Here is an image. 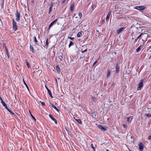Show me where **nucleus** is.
<instances>
[{
	"mask_svg": "<svg viewBox=\"0 0 151 151\" xmlns=\"http://www.w3.org/2000/svg\"><path fill=\"white\" fill-rule=\"evenodd\" d=\"M13 29L14 31H16L17 29V23L14 19L12 20Z\"/></svg>",
	"mask_w": 151,
	"mask_h": 151,
	"instance_id": "obj_2",
	"label": "nucleus"
},
{
	"mask_svg": "<svg viewBox=\"0 0 151 151\" xmlns=\"http://www.w3.org/2000/svg\"><path fill=\"white\" fill-rule=\"evenodd\" d=\"M82 32H81L78 33L77 35V37H80L82 35Z\"/></svg>",
	"mask_w": 151,
	"mask_h": 151,
	"instance_id": "obj_19",
	"label": "nucleus"
},
{
	"mask_svg": "<svg viewBox=\"0 0 151 151\" xmlns=\"http://www.w3.org/2000/svg\"><path fill=\"white\" fill-rule=\"evenodd\" d=\"M24 84H25V86H26L27 88V89H28V86H27V84H26V83L24 81Z\"/></svg>",
	"mask_w": 151,
	"mask_h": 151,
	"instance_id": "obj_40",
	"label": "nucleus"
},
{
	"mask_svg": "<svg viewBox=\"0 0 151 151\" xmlns=\"http://www.w3.org/2000/svg\"><path fill=\"white\" fill-rule=\"evenodd\" d=\"M127 118V122H131L132 119L133 117L132 116H130V117H128Z\"/></svg>",
	"mask_w": 151,
	"mask_h": 151,
	"instance_id": "obj_13",
	"label": "nucleus"
},
{
	"mask_svg": "<svg viewBox=\"0 0 151 151\" xmlns=\"http://www.w3.org/2000/svg\"><path fill=\"white\" fill-rule=\"evenodd\" d=\"M49 44V42H48L47 39L46 41V45H47Z\"/></svg>",
	"mask_w": 151,
	"mask_h": 151,
	"instance_id": "obj_36",
	"label": "nucleus"
},
{
	"mask_svg": "<svg viewBox=\"0 0 151 151\" xmlns=\"http://www.w3.org/2000/svg\"><path fill=\"white\" fill-rule=\"evenodd\" d=\"M77 18V17H75V18Z\"/></svg>",
	"mask_w": 151,
	"mask_h": 151,
	"instance_id": "obj_53",
	"label": "nucleus"
},
{
	"mask_svg": "<svg viewBox=\"0 0 151 151\" xmlns=\"http://www.w3.org/2000/svg\"><path fill=\"white\" fill-rule=\"evenodd\" d=\"M52 10V8L50 7L49 12V14L50 13V12H51Z\"/></svg>",
	"mask_w": 151,
	"mask_h": 151,
	"instance_id": "obj_33",
	"label": "nucleus"
},
{
	"mask_svg": "<svg viewBox=\"0 0 151 151\" xmlns=\"http://www.w3.org/2000/svg\"><path fill=\"white\" fill-rule=\"evenodd\" d=\"M124 29V27H122L121 28H120L118 29L117 30V33L118 34H119Z\"/></svg>",
	"mask_w": 151,
	"mask_h": 151,
	"instance_id": "obj_9",
	"label": "nucleus"
},
{
	"mask_svg": "<svg viewBox=\"0 0 151 151\" xmlns=\"http://www.w3.org/2000/svg\"><path fill=\"white\" fill-rule=\"evenodd\" d=\"M41 102V105L42 106H44L45 105V104L44 102Z\"/></svg>",
	"mask_w": 151,
	"mask_h": 151,
	"instance_id": "obj_37",
	"label": "nucleus"
},
{
	"mask_svg": "<svg viewBox=\"0 0 151 151\" xmlns=\"http://www.w3.org/2000/svg\"><path fill=\"white\" fill-rule=\"evenodd\" d=\"M29 111V112L30 113V115H31V116L32 117V119H34V121H35L36 119L35 118V117L33 116V115L31 113V112Z\"/></svg>",
	"mask_w": 151,
	"mask_h": 151,
	"instance_id": "obj_25",
	"label": "nucleus"
},
{
	"mask_svg": "<svg viewBox=\"0 0 151 151\" xmlns=\"http://www.w3.org/2000/svg\"><path fill=\"white\" fill-rule=\"evenodd\" d=\"M91 147L93 148V150L95 151V148L93 147V144H91Z\"/></svg>",
	"mask_w": 151,
	"mask_h": 151,
	"instance_id": "obj_35",
	"label": "nucleus"
},
{
	"mask_svg": "<svg viewBox=\"0 0 151 151\" xmlns=\"http://www.w3.org/2000/svg\"><path fill=\"white\" fill-rule=\"evenodd\" d=\"M78 15L80 18L82 16V14L81 12H79Z\"/></svg>",
	"mask_w": 151,
	"mask_h": 151,
	"instance_id": "obj_31",
	"label": "nucleus"
},
{
	"mask_svg": "<svg viewBox=\"0 0 151 151\" xmlns=\"http://www.w3.org/2000/svg\"><path fill=\"white\" fill-rule=\"evenodd\" d=\"M140 47H141V46H140L137 48V49H136L137 52H139L140 51V50H141Z\"/></svg>",
	"mask_w": 151,
	"mask_h": 151,
	"instance_id": "obj_23",
	"label": "nucleus"
},
{
	"mask_svg": "<svg viewBox=\"0 0 151 151\" xmlns=\"http://www.w3.org/2000/svg\"><path fill=\"white\" fill-rule=\"evenodd\" d=\"M140 37H141L142 41L145 42L147 40V39L148 36V35L147 33H141L140 34Z\"/></svg>",
	"mask_w": 151,
	"mask_h": 151,
	"instance_id": "obj_1",
	"label": "nucleus"
},
{
	"mask_svg": "<svg viewBox=\"0 0 151 151\" xmlns=\"http://www.w3.org/2000/svg\"><path fill=\"white\" fill-rule=\"evenodd\" d=\"M56 69H57V71H58V72H59L60 68L58 66H56Z\"/></svg>",
	"mask_w": 151,
	"mask_h": 151,
	"instance_id": "obj_34",
	"label": "nucleus"
},
{
	"mask_svg": "<svg viewBox=\"0 0 151 151\" xmlns=\"http://www.w3.org/2000/svg\"><path fill=\"white\" fill-rule=\"evenodd\" d=\"M26 64L27 67L29 68L30 67V65L28 62L27 61H26Z\"/></svg>",
	"mask_w": 151,
	"mask_h": 151,
	"instance_id": "obj_30",
	"label": "nucleus"
},
{
	"mask_svg": "<svg viewBox=\"0 0 151 151\" xmlns=\"http://www.w3.org/2000/svg\"><path fill=\"white\" fill-rule=\"evenodd\" d=\"M110 72L109 70H108L107 72V75L106 76V77L107 78H108L110 76Z\"/></svg>",
	"mask_w": 151,
	"mask_h": 151,
	"instance_id": "obj_22",
	"label": "nucleus"
},
{
	"mask_svg": "<svg viewBox=\"0 0 151 151\" xmlns=\"http://www.w3.org/2000/svg\"><path fill=\"white\" fill-rule=\"evenodd\" d=\"M0 99L1 100H1H3L1 98V97H0Z\"/></svg>",
	"mask_w": 151,
	"mask_h": 151,
	"instance_id": "obj_49",
	"label": "nucleus"
},
{
	"mask_svg": "<svg viewBox=\"0 0 151 151\" xmlns=\"http://www.w3.org/2000/svg\"><path fill=\"white\" fill-rule=\"evenodd\" d=\"M58 58L60 59V60H62L61 59V58H62V56H59Z\"/></svg>",
	"mask_w": 151,
	"mask_h": 151,
	"instance_id": "obj_47",
	"label": "nucleus"
},
{
	"mask_svg": "<svg viewBox=\"0 0 151 151\" xmlns=\"http://www.w3.org/2000/svg\"><path fill=\"white\" fill-rule=\"evenodd\" d=\"M49 116L50 118L54 122L55 124H57V122L56 120L52 116L51 114H49Z\"/></svg>",
	"mask_w": 151,
	"mask_h": 151,
	"instance_id": "obj_6",
	"label": "nucleus"
},
{
	"mask_svg": "<svg viewBox=\"0 0 151 151\" xmlns=\"http://www.w3.org/2000/svg\"><path fill=\"white\" fill-rule=\"evenodd\" d=\"M143 79L141 80L140 82L138 85V88L139 90H141L143 86Z\"/></svg>",
	"mask_w": 151,
	"mask_h": 151,
	"instance_id": "obj_4",
	"label": "nucleus"
},
{
	"mask_svg": "<svg viewBox=\"0 0 151 151\" xmlns=\"http://www.w3.org/2000/svg\"><path fill=\"white\" fill-rule=\"evenodd\" d=\"M74 7V4H72L70 5V10L71 12H72L73 10Z\"/></svg>",
	"mask_w": 151,
	"mask_h": 151,
	"instance_id": "obj_14",
	"label": "nucleus"
},
{
	"mask_svg": "<svg viewBox=\"0 0 151 151\" xmlns=\"http://www.w3.org/2000/svg\"><path fill=\"white\" fill-rule=\"evenodd\" d=\"M34 0H32V3H34Z\"/></svg>",
	"mask_w": 151,
	"mask_h": 151,
	"instance_id": "obj_51",
	"label": "nucleus"
},
{
	"mask_svg": "<svg viewBox=\"0 0 151 151\" xmlns=\"http://www.w3.org/2000/svg\"><path fill=\"white\" fill-rule=\"evenodd\" d=\"M57 21V19H56L53 22H52V23H51L49 25V30H50V28Z\"/></svg>",
	"mask_w": 151,
	"mask_h": 151,
	"instance_id": "obj_7",
	"label": "nucleus"
},
{
	"mask_svg": "<svg viewBox=\"0 0 151 151\" xmlns=\"http://www.w3.org/2000/svg\"><path fill=\"white\" fill-rule=\"evenodd\" d=\"M76 121H77L78 122L79 124H82V122L80 119H76Z\"/></svg>",
	"mask_w": 151,
	"mask_h": 151,
	"instance_id": "obj_27",
	"label": "nucleus"
},
{
	"mask_svg": "<svg viewBox=\"0 0 151 151\" xmlns=\"http://www.w3.org/2000/svg\"><path fill=\"white\" fill-rule=\"evenodd\" d=\"M97 61H96L94 63H93V66L94 65L97 63Z\"/></svg>",
	"mask_w": 151,
	"mask_h": 151,
	"instance_id": "obj_43",
	"label": "nucleus"
},
{
	"mask_svg": "<svg viewBox=\"0 0 151 151\" xmlns=\"http://www.w3.org/2000/svg\"><path fill=\"white\" fill-rule=\"evenodd\" d=\"M140 35L138 37H137L136 39H135V42H137V40H138V39L139 38L140 39Z\"/></svg>",
	"mask_w": 151,
	"mask_h": 151,
	"instance_id": "obj_29",
	"label": "nucleus"
},
{
	"mask_svg": "<svg viewBox=\"0 0 151 151\" xmlns=\"http://www.w3.org/2000/svg\"><path fill=\"white\" fill-rule=\"evenodd\" d=\"M92 98L93 100V101H94V102H95L96 101H95L96 98L94 97H92Z\"/></svg>",
	"mask_w": 151,
	"mask_h": 151,
	"instance_id": "obj_39",
	"label": "nucleus"
},
{
	"mask_svg": "<svg viewBox=\"0 0 151 151\" xmlns=\"http://www.w3.org/2000/svg\"><path fill=\"white\" fill-rule=\"evenodd\" d=\"M1 103L3 105V106L5 107L6 109V107H7L6 106V105L5 104L4 101L3 100H1Z\"/></svg>",
	"mask_w": 151,
	"mask_h": 151,
	"instance_id": "obj_17",
	"label": "nucleus"
},
{
	"mask_svg": "<svg viewBox=\"0 0 151 151\" xmlns=\"http://www.w3.org/2000/svg\"><path fill=\"white\" fill-rule=\"evenodd\" d=\"M15 16L16 17V20L17 21H19L20 19V14L19 13H18L17 10L16 11Z\"/></svg>",
	"mask_w": 151,
	"mask_h": 151,
	"instance_id": "obj_5",
	"label": "nucleus"
},
{
	"mask_svg": "<svg viewBox=\"0 0 151 151\" xmlns=\"http://www.w3.org/2000/svg\"><path fill=\"white\" fill-rule=\"evenodd\" d=\"M145 116L148 117H151V114H145Z\"/></svg>",
	"mask_w": 151,
	"mask_h": 151,
	"instance_id": "obj_28",
	"label": "nucleus"
},
{
	"mask_svg": "<svg viewBox=\"0 0 151 151\" xmlns=\"http://www.w3.org/2000/svg\"><path fill=\"white\" fill-rule=\"evenodd\" d=\"M105 22V20H103L102 21V23H104Z\"/></svg>",
	"mask_w": 151,
	"mask_h": 151,
	"instance_id": "obj_48",
	"label": "nucleus"
},
{
	"mask_svg": "<svg viewBox=\"0 0 151 151\" xmlns=\"http://www.w3.org/2000/svg\"><path fill=\"white\" fill-rule=\"evenodd\" d=\"M5 51H6V54L8 55V52L7 50L6 49V48H5Z\"/></svg>",
	"mask_w": 151,
	"mask_h": 151,
	"instance_id": "obj_38",
	"label": "nucleus"
},
{
	"mask_svg": "<svg viewBox=\"0 0 151 151\" xmlns=\"http://www.w3.org/2000/svg\"><path fill=\"white\" fill-rule=\"evenodd\" d=\"M45 87L46 88V89H47L48 92L49 93L50 96L52 98L53 97L52 96V94H51L50 91L48 88L47 87V86H45Z\"/></svg>",
	"mask_w": 151,
	"mask_h": 151,
	"instance_id": "obj_11",
	"label": "nucleus"
},
{
	"mask_svg": "<svg viewBox=\"0 0 151 151\" xmlns=\"http://www.w3.org/2000/svg\"><path fill=\"white\" fill-rule=\"evenodd\" d=\"M92 116H93V117H95L96 116V114L95 113V111H93V112L92 113Z\"/></svg>",
	"mask_w": 151,
	"mask_h": 151,
	"instance_id": "obj_26",
	"label": "nucleus"
},
{
	"mask_svg": "<svg viewBox=\"0 0 151 151\" xmlns=\"http://www.w3.org/2000/svg\"><path fill=\"white\" fill-rule=\"evenodd\" d=\"M139 148L141 151H142L143 149L144 146L142 143H140L138 145Z\"/></svg>",
	"mask_w": 151,
	"mask_h": 151,
	"instance_id": "obj_8",
	"label": "nucleus"
},
{
	"mask_svg": "<svg viewBox=\"0 0 151 151\" xmlns=\"http://www.w3.org/2000/svg\"><path fill=\"white\" fill-rule=\"evenodd\" d=\"M6 109L9 112L12 114H14V113L13 112L11 111L7 107H6Z\"/></svg>",
	"mask_w": 151,
	"mask_h": 151,
	"instance_id": "obj_21",
	"label": "nucleus"
},
{
	"mask_svg": "<svg viewBox=\"0 0 151 151\" xmlns=\"http://www.w3.org/2000/svg\"><path fill=\"white\" fill-rule=\"evenodd\" d=\"M50 104L51 105L52 107L54 108L56 110L58 111H59V110L57 109L56 106L51 103H50Z\"/></svg>",
	"mask_w": 151,
	"mask_h": 151,
	"instance_id": "obj_15",
	"label": "nucleus"
},
{
	"mask_svg": "<svg viewBox=\"0 0 151 151\" xmlns=\"http://www.w3.org/2000/svg\"><path fill=\"white\" fill-rule=\"evenodd\" d=\"M95 5L94 4H92V8H94Z\"/></svg>",
	"mask_w": 151,
	"mask_h": 151,
	"instance_id": "obj_44",
	"label": "nucleus"
},
{
	"mask_svg": "<svg viewBox=\"0 0 151 151\" xmlns=\"http://www.w3.org/2000/svg\"><path fill=\"white\" fill-rule=\"evenodd\" d=\"M30 50L32 52H34L35 50L34 49L33 47L31 45H30Z\"/></svg>",
	"mask_w": 151,
	"mask_h": 151,
	"instance_id": "obj_20",
	"label": "nucleus"
},
{
	"mask_svg": "<svg viewBox=\"0 0 151 151\" xmlns=\"http://www.w3.org/2000/svg\"><path fill=\"white\" fill-rule=\"evenodd\" d=\"M57 2H56V4H58V0H57Z\"/></svg>",
	"mask_w": 151,
	"mask_h": 151,
	"instance_id": "obj_50",
	"label": "nucleus"
},
{
	"mask_svg": "<svg viewBox=\"0 0 151 151\" xmlns=\"http://www.w3.org/2000/svg\"><path fill=\"white\" fill-rule=\"evenodd\" d=\"M53 2H52L50 3V7L51 8H52V6H53Z\"/></svg>",
	"mask_w": 151,
	"mask_h": 151,
	"instance_id": "obj_32",
	"label": "nucleus"
},
{
	"mask_svg": "<svg viewBox=\"0 0 151 151\" xmlns=\"http://www.w3.org/2000/svg\"><path fill=\"white\" fill-rule=\"evenodd\" d=\"M148 139L149 140L151 139V135H150V136H149L148 137Z\"/></svg>",
	"mask_w": 151,
	"mask_h": 151,
	"instance_id": "obj_42",
	"label": "nucleus"
},
{
	"mask_svg": "<svg viewBox=\"0 0 151 151\" xmlns=\"http://www.w3.org/2000/svg\"><path fill=\"white\" fill-rule=\"evenodd\" d=\"M34 41L35 42L36 44L38 45V41H37L35 36H34Z\"/></svg>",
	"mask_w": 151,
	"mask_h": 151,
	"instance_id": "obj_18",
	"label": "nucleus"
},
{
	"mask_svg": "<svg viewBox=\"0 0 151 151\" xmlns=\"http://www.w3.org/2000/svg\"><path fill=\"white\" fill-rule=\"evenodd\" d=\"M123 126L124 127V128L126 127H127L126 125L124 124H123Z\"/></svg>",
	"mask_w": 151,
	"mask_h": 151,
	"instance_id": "obj_41",
	"label": "nucleus"
},
{
	"mask_svg": "<svg viewBox=\"0 0 151 151\" xmlns=\"http://www.w3.org/2000/svg\"><path fill=\"white\" fill-rule=\"evenodd\" d=\"M145 8V7L144 6H137L134 8V9H137L139 11L143 10Z\"/></svg>",
	"mask_w": 151,
	"mask_h": 151,
	"instance_id": "obj_3",
	"label": "nucleus"
},
{
	"mask_svg": "<svg viewBox=\"0 0 151 151\" xmlns=\"http://www.w3.org/2000/svg\"><path fill=\"white\" fill-rule=\"evenodd\" d=\"M87 51V50H84V51H82V52L83 53L84 52H86V51Z\"/></svg>",
	"mask_w": 151,
	"mask_h": 151,
	"instance_id": "obj_46",
	"label": "nucleus"
},
{
	"mask_svg": "<svg viewBox=\"0 0 151 151\" xmlns=\"http://www.w3.org/2000/svg\"><path fill=\"white\" fill-rule=\"evenodd\" d=\"M73 45V43L72 41H70L69 44L68 45V47L70 48V46Z\"/></svg>",
	"mask_w": 151,
	"mask_h": 151,
	"instance_id": "obj_24",
	"label": "nucleus"
},
{
	"mask_svg": "<svg viewBox=\"0 0 151 151\" xmlns=\"http://www.w3.org/2000/svg\"><path fill=\"white\" fill-rule=\"evenodd\" d=\"M68 38H70V39H71L72 40H73L74 39V38L73 37H68Z\"/></svg>",
	"mask_w": 151,
	"mask_h": 151,
	"instance_id": "obj_45",
	"label": "nucleus"
},
{
	"mask_svg": "<svg viewBox=\"0 0 151 151\" xmlns=\"http://www.w3.org/2000/svg\"><path fill=\"white\" fill-rule=\"evenodd\" d=\"M98 127L99 129H101V130L103 131H105L106 130V129L104 127H103L101 125H99L98 126Z\"/></svg>",
	"mask_w": 151,
	"mask_h": 151,
	"instance_id": "obj_12",
	"label": "nucleus"
},
{
	"mask_svg": "<svg viewBox=\"0 0 151 151\" xmlns=\"http://www.w3.org/2000/svg\"><path fill=\"white\" fill-rule=\"evenodd\" d=\"M116 73L119 72V67L118 64L116 65Z\"/></svg>",
	"mask_w": 151,
	"mask_h": 151,
	"instance_id": "obj_16",
	"label": "nucleus"
},
{
	"mask_svg": "<svg viewBox=\"0 0 151 151\" xmlns=\"http://www.w3.org/2000/svg\"><path fill=\"white\" fill-rule=\"evenodd\" d=\"M111 11H109L108 12V14L107 15V16H106V21H108L109 20V17L111 15Z\"/></svg>",
	"mask_w": 151,
	"mask_h": 151,
	"instance_id": "obj_10",
	"label": "nucleus"
},
{
	"mask_svg": "<svg viewBox=\"0 0 151 151\" xmlns=\"http://www.w3.org/2000/svg\"><path fill=\"white\" fill-rule=\"evenodd\" d=\"M65 0H64L63 1V3H64L65 2Z\"/></svg>",
	"mask_w": 151,
	"mask_h": 151,
	"instance_id": "obj_52",
	"label": "nucleus"
}]
</instances>
